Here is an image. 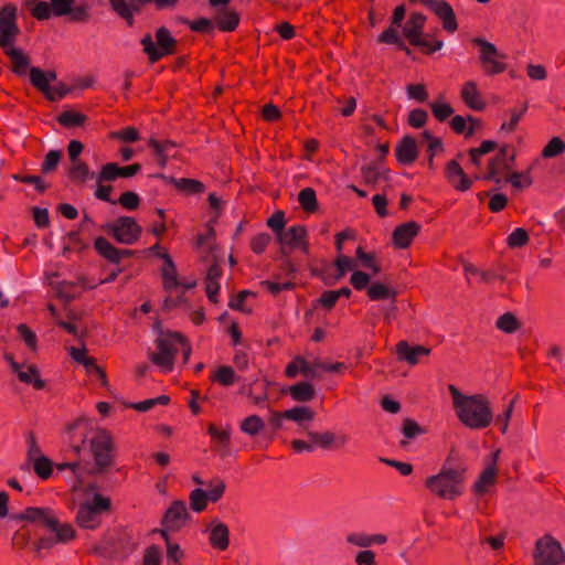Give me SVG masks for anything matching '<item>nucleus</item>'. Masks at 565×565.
<instances>
[{"mask_svg": "<svg viewBox=\"0 0 565 565\" xmlns=\"http://www.w3.org/2000/svg\"><path fill=\"white\" fill-rule=\"evenodd\" d=\"M68 443L76 455L85 448L86 443L95 465L86 466L87 475H102L114 465V443L111 436L104 429H95L86 420L77 419L66 426Z\"/></svg>", "mask_w": 565, "mask_h": 565, "instance_id": "1", "label": "nucleus"}, {"mask_svg": "<svg viewBox=\"0 0 565 565\" xmlns=\"http://www.w3.org/2000/svg\"><path fill=\"white\" fill-rule=\"evenodd\" d=\"M15 521H28L46 529L47 534L39 537L34 544L38 553L51 550L56 544H66L75 539V530L70 523H61L50 508H26L23 512L12 515Z\"/></svg>", "mask_w": 565, "mask_h": 565, "instance_id": "2", "label": "nucleus"}, {"mask_svg": "<svg viewBox=\"0 0 565 565\" xmlns=\"http://www.w3.org/2000/svg\"><path fill=\"white\" fill-rule=\"evenodd\" d=\"M448 390L461 424L477 430L490 426L493 413L489 399L483 394L465 395L455 385H449Z\"/></svg>", "mask_w": 565, "mask_h": 565, "instance_id": "3", "label": "nucleus"}, {"mask_svg": "<svg viewBox=\"0 0 565 565\" xmlns=\"http://www.w3.org/2000/svg\"><path fill=\"white\" fill-rule=\"evenodd\" d=\"M20 29L17 24V8L7 4L0 9V47L12 63V72L24 76L30 66V57L21 49L14 47Z\"/></svg>", "mask_w": 565, "mask_h": 565, "instance_id": "4", "label": "nucleus"}, {"mask_svg": "<svg viewBox=\"0 0 565 565\" xmlns=\"http://www.w3.org/2000/svg\"><path fill=\"white\" fill-rule=\"evenodd\" d=\"M74 4L75 0L28 1L26 3L30 14L39 21L49 20L52 17H67L70 22L87 23L92 18L90 7L87 3Z\"/></svg>", "mask_w": 565, "mask_h": 565, "instance_id": "5", "label": "nucleus"}, {"mask_svg": "<svg viewBox=\"0 0 565 565\" xmlns=\"http://www.w3.org/2000/svg\"><path fill=\"white\" fill-rule=\"evenodd\" d=\"M465 480V467H449L445 463L437 475L426 479L425 487L431 494L440 499L455 500L462 494Z\"/></svg>", "mask_w": 565, "mask_h": 565, "instance_id": "6", "label": "nucleus"}, {"mask_svg": "<svg viewBox=\"0 0 565 565\" xmlns=\"http://www.w3.org/2000/svg\"><path fill=\"white\" fill-rule=\"evenodd\" d=\"M156 42L150 33H147L140 40L142 51L147 55L149 63L154 64L164 56L172 55L177 52L178 41L174 39L170 30L166 26L157 29Z\"/></svg>", "mask_w": 565, "mask_h": 565, "instance_id": "7", "label": "nucleus"}, {"mask_svg": "<svg viewBox=\"0 0 565 565\" xmlns=\"http://www.w3.org/2000/svg\"><path fill=\"white\" fill-rule=\"evenodd\" d=\"M102 228L117 243L124 245L135 244L142 234V228L136 220L132 216L126 215L104 224Z\"/></svg>", "mask_w": 565, "mask_h": 565, "instance_id": "8", "label": "nucleus"}, {"mask_svg": "<svg viewBox=\"0 0 565 565\" xmlns=\"http://www.w3.org/2000/svg\"><path fill=\"white\" fill-rule=\"evenodd\" d=\"M533 565H561L565 562V551L550 534L540 537L533 550Z\"/></svg>", "mask_w": 565, "mask_h": 565, "instance_id": "9", "label": "nucleus"}, {"mask_svg": "<svg viewBox=\"0 0 565 565\" xmlns=\"http://www.w3.org/2000/svg\"><path fill=\"white\" fill-rule=\"evenodd\" d=\"M178 344H184V337L179 332L157 339L158 351L151 353V362L166 372L172 371L174 358L178 352Z\"/></svg>", "mask_w": 565, "mask_h": 565, "instance_id": "10", "label": "nucleus"}, {"mask_svg": "<svg viewBox=\"0 0 565 565\" xmlns=\"http://www.w3.org/2000/svg\"><path fill=\"white\" fill-rule=\"evenodd\" d=\"M110 508V500L102 494H95L90 502L78 507L76 522L83 529L94 530L100 525V515Z\"/></svg>", "mask_w": 565, "mask_h": 565, "instance_id": "11", "label": "nucleus"}, {"mask_svg": "<svg viewBox=\"0 0 565 565\" xmlns=\"http://www.w3.org/2000/svg\"><path fill=\"white\" fill-rule=\"evenodd\" d=\"M473 44L480 47L479 60L487 75L501 74L507 70V64L499 60L504 58L505 55L500 54L494 44L480 38L473 39Z\"/></svg>", "mask_w": 565, "mask_h": 565, "instance_id": "12", "label": "nucleus"}, {"mask_svg": "<svg viewBox=\"0 0 565 565\" xmlns=\"http://www.w3.org/2000/svg\"><path fill=\"white\" fill-rule=\"evenodd\" d=\"M306 235L307 231L303 225H294L284 230L277 236V239L281 245V253L287 255V248L294 249L296 247H301L305 253H308V244L305 243Z\"/></svg>", "mask_w": 565, "mask_h": 565, "instance_id": "13", "label": "nucleus"}, {"mask_svg": "<svg viewBox=\"0 0 565 565\" xmlns=\"http://www.w3.org/2000/svg\"><path fill=\"white\" fill-rule=\"evenodd\" d=\"M189 519L190 514L188 512L185 502L175 500L167 509L162 519V525L170 531H178L186 523Z\"/></svg>", "mask_w": 565, "mask_h": 565, "instance_id": "14", "label": "nucleus"}, {"mask_svg": "<svg viewBox=\"0 0 565 565\" xmlns=\"http://www.w3.org/2000/svg\"><path fill=\"white\" fill-rule=\"evenodd\" d=\"M307 436L313 444V449L319 447L323 450L341 449L345 447L349 437L345 434H334L333 431L326 430L322 433L307 431Z\"/></svg>", "mask_w": 565, "mask_h": 565, "instance_id": "15", "label": "nucleus"}, {"mask_svg": "<svg viewBox=\"0 0 565 565\" xmlns=\"http://www.w3.org/2000/svg\"><path fill=\"white\" fill-rule=\"evenodd\" d=\"M206 532L209 533L210 545L217 551H225L230 546V530L228 526L214 519L209 524Z\"/></svg>", "mask_w": 565, "mask_h": 565, "instance_id": "16", "label": "nucleus"}, {"mask_svg": "<svg viewBox=\"0 0 565 565\" xmlns=\"http://www.w3.org/2000/svg\"><path fill=\"white\" fill-rule=\"evenodd\" d=\"M420 228V225L415 221H408L396 226L392 234L393 244L397 248H407L418 235Z\"/></svg>", "mask_w": 565, "mask_h": 565, "instance_id": "17", "label": "nucleus"}, {"mask_svg": "<svg viewBox=\"0 0 565 565\" xmlns=\"http://www.w3.org/2000/svg\"><path fill=\"white\" fill-rule=\"evenodd\" d=\"M110 7L116 14L125 20L128 26L135 23V13L142 11V0H109Z\"/></svg>", "mask_w": 565, "mask_h": 565, "instance_id": "18", "label": "nucleus"}, {"mask_svg": "<svg viewBox=\"0 0 565 565\" xmlns=\"http://www.w3.org/2000/svg\"><path fill=\"white\" fill-rule=\"evenodd\" d=\"M445 177L457 191L465 192L469 190L472 184V181L467 177L459 162L456 160L447 162Z\"/></svg>", "mask_w": 565, "mask_h": 565, "instance_id": "19", "label": "nucleus"}, {"mask_svg": "<svg viewBox=\"0 0 565 565\" xmlns=\"http://www.w3.org/2000/svg\"><path fill=\"white\" fill-rule=\"evenodd\" d=\"M395 157L398 163L409 166L417 160L418 148L414 137L404 136L395 148Z\"/></svg>", "mask_w": 565, "mask_h": 565, "instance_id": "20", "label": "nucleus"}, {"mask_svg": "<svg viewBox=\"0 0 565 565\" xmlns=\"http://www.w3.org/2000/svg\"><path fill=\"white\" fill-rule=\"evenodd\" d=\"M12 372L17 374L20 382L32 385L35 390H43L46 385L34 364L28 365L26 370H24L22 364L12 362Z\"/></svg>", "mask_w": 565, "mask_h": 565, "instance_id": "21", "label": "nucleus"}, {"mask_svg": "<svg viewBox=\"0 0 565 565\" xmlns=\"http://www.w3.org/2000/svg\"><path fill=\"white\" fill-rule=\"evenodd\" d=\"M396 354L398 360L406 361L411 365H416L420 356L430 354V349L424 345H409L407 341H399L396 344Z\"/></svg>", "mask_w": 565, "mask_h": 565, "instance_id": "22", "label": "nucleus"}, {"mask_svg": "<svg viewBox=\"0 0 565 565\" xmlns=\"http://www.w3.org/2000/svg\"><path fill=\"white\" fill-rule=\"evenodd\" d=\"M443 23V28L450 33L458 29V23L452 7L446 1L440 0L429 9Z\"/></svg>", "mask_w": 565, "mask_h": 565, "instance_id": "23", "label": "nucleus"}, {"mask_svg": "<svg viewBox=\"0 0 565 565\" xmlns=\"http://www.w3.org/2000/svg\"><path fill=\"white\" fill-rule=\"evenodd\" d=\"M425 22L426 17L424 14L419 12L411 14L403 29V34L408 40L409 44H422L419 42V36L423 35Z\"/></svg>", "mask_w": 565, "mask_h": 565, "instance_id": "24", "label": "nucleus"}, {"mask_svg": "<svg viewBox=\"0 0 565 565\" xmlns=\"http://www.w3.org/2000/svg\"><path fill=\"white\" fill-rule=\"evenodd\" d=\"M499 456V450L493 454L492 461L490 465H488L481 475L479 476L478 480L473 484V491L477 494H483L488 491L489 487H491L495 482L497 477V459Z\"/></svg>", "mask_w": 565, "mask_h": 565, "instance_id": "25", "label": "nucleus"}, {"mask_svg": "<svg viewBox=\"0 0 565 565\" xmlns=\"http://www.w3.org/2000/svg\"><path fill=\"white\" fill-rule=\"evenodd\" d=\"M460 97L465 105L472 110L480 111L486 108V103L477 88L476 82L473 81H468L463 84L460 92Z\"/></svg>", "mask_w": 565, "mask_h": 565, "instance_id": "26", "label": "nucleus"}, {"mask_svg": "<svg viewBox=\"0 0 565 565\" xmlns=\"http://www.w3.org/2000/svg\"><path fill=\"white\" fill-rule=\"evenodd\" d=\"M239 20V14L235 10L221 8L214 17V25L222 32H233L238 26Z\"/></svg>", "mask_w": 565, "mask_h": 565, "instance_id": "27", "label": "nucleus"}, {"mask_svg": "<svg viewBox=\"0 0 565 565\" xmlns=\"http://www.w3.org/2000/svg\"><path fill=\"white\" fill-rule=\"evenodd\" d=\"M94 248L100 257L114 265H118V248L107 238L98 236L94 241Z\"/></svg>", "mask_w": 565, "mask_h": 565, "instance_id": "28", "label": "nucleus"}, {"mask_svg": "<svg viewBox=\"0 0 565 565\" xmlns=\"http://www.w3.org/2000/svg\"><path fill=\"white\" fill-rule=\"evenodd\" d=\"M68 178L78 184H84L88 179L96 178V174L89 170L88 164L81 160L72 162L68 169Z\"/></svg>", "mask_w": 565, "mask_h": 565, "instance_id": "29", "label": "nucleus"}, {"mask_svg": "<svg viewBox=\"0 0 565 565\" xmlns=\"http://www.w3.org/2000/svg\"><path fill=\"white\" fill-rule=\"evenodd\" d=\"M160 257L164 259V267L162 270L163 286L164 289L169 291L180 285L177 278V268L169 254L163 253Z\"/></svg>", "mask_w": 565, "mask_h": 565, "instance_id": "30", "label": "nucleus"}, {"mask_svg": "<svg viewBox=\"0 0 565 565\" xmlns=\"http://www.w3.org/2000/svg\"><path fill=\"white\" fill-rule=\"evenodd\" d=\"M289 394L294 401L306 403L313 399L316 391L312 384L308 382H299L290 386Z\"/></svg>", "mask_w": 565, "mask_h": 565, "instance_id": "31", "label": "nucleus"}, {"mask_svg": "<svg viewBox=\"0 0 565 565\" xmlns=\"http://www.w3.org/2000/svg\"><path fill=\"white\" fill-rule=\"evenodd\" d=\"M211 380L222 386L228 387L238 380V376L232 366L222 365L213 372Z\"/></svg>", "mask_w": 565, "mask_h": 565, "instance_id": "32", "label": "nucleus"}, {"mask_svg": "<svg viewBox=\"0 0 565 565\" xmlns=\"http://www.w3.org/2000/svg\"><path fill=\"white\" fill-rule=\"evenodd\" d=\"M361 175L365 184H375L381 178L387 179V172L381 171L379 162H370L361 167Z\"/></svg>", "mask_w": 565, "mask_h": 565, "instance_id": "33", "label": "nucleus"}, {"mask_svg": "<svg viewBox=\"0 0 565 565\" xmlns=\"http://www.w3.org/2000/svg\"><path fill=\"white\" fill-rule=\"evenodd\" d=\"M171 183L179 191L184 192L186 194H199L205 191L204 183L195 179L181 178L179 180H171Z\"/></svg>", "mask_w": 565, "mask_h": 565, "instance_id": "34", "label": "nucleus"}, {"mask_svg": "<svg viewBox=\"0 0 565 565\" xmlns=\"http://www.w3.org/2000/svg\"><path fill=\"white\" fill-rule=\"evenodd\" d=\"M367 297L370 300L377 301V300H384V299H395L396 291L386 285L375 281L373 282L366 290Z\"/></svg>", "mask_w": 565, "mask_h": 565, "instance_id": "35", "label": "nucleus"}, {"mask_svg": "<svg viewBox=\"0 0 565 565\" xmlns=\"http://www.w3.org/2000/svg\"><path fill=\"white\" fill-rule=\"evenodd\" d=\"M315 412L309 406H296L294 408L284 411L286 419L294 420L298 424L303 422H311L315 418Z\"/></svg>", "mask_w": 565, "mask_h": 565, "instance_id": "36", "label": "nucleus"}, {"mask_svg": "<svg viewBox=\"0 0 565 565\" xmlns=\"http://www.w3.org/2000/svg\"><path fill=\"white\" fill-rule=\"evenodd\" d=\"M86 120V115L74 110H65L57 116V122L66 128L81 127Z\"/></svg>", "mask_w": 565, "mask_h": 565, "instance_id": "37", "label": "nucleus"}, {"mask_svg": "<svg viewBox=\"0 0 565 565\" xmlns=\"http://www.w3.org/2000/svg\"><path fill=\"white\" fill-rule=\"evenodd\" d=\"M495 327L500 331L511 334L521 328V323L512 312H505L497 319Z\"/></svg>", "mask_w": 565, "mask_h": 565, "instance_id": "38", "label": "nucleus"}, {"mask_svg": "<svg viewBox=\"0 0 565 565\" xmlns=\"http://www.w3.org/2000/svg\"><path fill=\"white\" fill-rule=\"evenodd\" d=\"M29 77L30 83L33 87H35L39 92H41L43 95L47 94L49 85L47 83V75L44 71H42L40 67L32 66L29 70Z\"/></svg>", "mask_w": 565, "mask_h": 565, "instance_id": "39", "label": "nucleus"}, {"mask_svg": "<svg viewBox=\"0 0 565 565\" xmlns=\"http://www.w3.org/2000/svg\"><path fill=\"white\" fill-rule=\"evenodd\" d=\"M298 201L301 207L308 213H313L318 210V200L316 191L312 188L302 189L298 194Z\"/></svg>", "mask_w": 565, "mask_h": 565, "instance_id": "40", "label": "nucleus"}, {"mask_svg": "<svg viewBox=\"0 0 565 565\" xmlns=\"http://www.w3.org/2000/svg\"><path fill=\"white\" fill-rule=\"evenodd\" d=\"M119 177V166L115 162H108L102 166L98 174H96V182H113L116 181Z\"/></svg>", "mask_w": 565, "mask_h": 565, "instance_id": "41", "label": "nucleus"}, {"mask_svg": "<svg viewBox=\"0 0 565 565\" xmlns=\"http://www.w3.org/2000/svg\"><path fill=\"white\" fill-rule=\"evenodd\" d=\"M565 152V141L559 137H553L543 148L541 156L544 159L555 158Z\"/></svg>", "mask_w": 565, "mask_h": 565, "instance_id": "42", "label": "nucleus"}, {"mask_svg": "<svg viewBox=\"0 0 565 565\" xmlns=\"http://www.w3.org/2000/svg\"><path fill=\"white\" fill-rule=\"evenodd\" d=\"M33 470L41 479H47L53 472V462L45 456H41L31 461Z\"/></svg>", "mask_w": 565, "mask_h": 565, "instance_id": "43", "label": "nucleus"}, {"mask_svg": "<svg viewBox=\"0 0 565 565\" xmlns=\"http://www.w3.org/2000/svg\"><path fill=\"white\" fill-rule=\"evenodd\" d=\"M264 428V422L258 415L247 416L241 423V430L249 436H256Z\"/></svg>", "mask_w": 565, "mask_h": 565, "instance_id": "44", "label": "nucleus"}, {"mask_svg": "<svg viewBox=\"0 0 565 565\" xmlns=\"http://www.w3.org/2000/svg\"><path fill=\"white\" fill-rule=\"evenodd\" d=\"M190 500V508L194 512H202L206 509L207 505V494L206 491L202 490L201 488H196L190 492L189 495Z\"/></svg>", "mask_w": 565, "mask_h": 565, "instance_id": "45", "label": "nucleus"}, {"mask_svg": "<svg viewBox=\"0 0 565 565\" xmlns=\"http://www.w3.org/2000/svg\"><path fill=\"white\" fill-rule=\"evenodd\" d=\"M355 255L364 268L371 269L374 274L381 271V267L375 262V255L373 253H366L363 247L359 246L355 250Z\"/></svg>", "mask_w": 565, "mask_h": 565, "instance_id": "46", "label": "nucleus"}, {"mask_svg": "<svg viewBox=\"0 0 565 565\" xmlns=\"http://www.w3.org/2000/svg\"><path fill=\"white\" fill-rule=\"evenodd\" d=\"M530 241L527 232L522 228H515L507 238V244L510 248H520L525 246Z\"/></svg>", "mask_w": 565, "mask_h": 565, "instance_id": "47", "label": "nucleus"}, {"mask_svg": "<svg viewBox=\"0 0 565 565\" xmlns=\"http://www.w3.org/2000/svg\"><path fill=\"white\" fill-rule=\"evenodd\" d=\"M267 386L268 383L266 381H255L249 388V396L253 397L254 403L256 405L262 404L263 402L267 401L268 394H267Z\"/></svg>", "mask_w": 565, "mask_h": 565, "instance_id": "48", "label": "nucleus"}, {"mask_svg": "<svg viewBox=\"0 0 565 565\" xmlns=\"http://www.w3.org/2000/svg\"><path fill=\"white\" fill-rule=\"evenodd\" d=\"M260 287L268 291L274 297L277 296L280 291L292 290L295 288V284L290 280L284 282L263 280L259 282Z\"/></svg>", "mask_w": 565, "mask_h": 565, "instance_id": "49", "label": "nucleus"}, {"mask_svg": "<svg viewBox=\"0 0 565 565\" xmlns=\"http://www.w3.org/2000/svg\"><path fill=\"white\" fill-rule=\"evenodd\" d=\"M507 181L516 189L529 188L533 182L530 170L523 172H513L507 178Z\"/></svg>", "mask_w": 565, "mask_h": 565, "instance_id": "50", "label": "nucleus"}, {"mask_svg": "<svg viewBox=\"0 0 565 565\" xmlns=\"http://www.w3.org/2000/svg\"><path fill=\"white\" fill-rule=\"evenodd\" d=\"M148 147L152 150L153 156L157 158L158 164L161 168H166L169 158L167 156V151L164 150V147H162L161 141L151 137L148 140Z\"/></svg>", "mask_w": 565, "mask_h": 565, "instance_id": "51", "label": "nucleus"}, {"mask_svg": "<svg viewBox=\"0 0 565 565\" xmlns=\"http://www.w3.org/2000/svg\"><path fill=\"white\" fill-rule=\"evenodd\" d=\"M148 147L152 150L153 156L157 158L158 164L161 168H166L169 158L167 156V151L164 150V147H162L161 141L151 137L148 140Z\"/></svg>", "mask_w": 565, "mask_h": 565, "instance_id": "52", "label": "nucleus"}, {"mask_svg": "<svg viewBox=\"0 0 565 565\" xmlns=\"http://www.w3.org/2000/svg\"><path fill=\"white\" fill-rule=\"evenodd\" d=\"M117 203L128 211H135L140 206L141 200L136 192L126 191L121 193Z\"/></svg>", "mask_w": 565, "mask_h": 565, "instance_id": "53", "label": "nucleus"}, {"mask_svg": "<svg viewBox=\"0 0 565 565\" xmlns=\"http://www.w3.org/2000/svg\"><path fill=\"white\" fill-rule=\"evenodd\" d=\"M210 489L206 491L207 500L211 502H217L224 494L226 484L221 478H215L209 484Z\"/></svg>", "mask_w": 565, "mask_h": 565, "instance_id": "54", "label": "nucleus"}, {"mask_svg": "<svg viewBox=\"0 0 565 565\" xmlns=\"http://www.w3.org/2000/svg\"><path fill=\"white\" fill-rule=\"evenodd\" d=\"M507 160H500L499 156L495 154L494 158H492L488 163V171L483 175L484 180L493 181L495 184L501 183V178L499 177L501 164L504 163Z\"/></svg>", "mask_w": 565, "mask_h": 565, "instance_id": "55", "label": "nucleus"}, {"mask_svg": "<svg viewBox=\"0 0 565 565\" xmlns=\"http://www.w3.org/2000/svg\"><path fill=\"white\" fill-rule=\"evenodd\" d=\"M193 32L212 33L214 31V23L207 18H199L193 21H184Z\"/></svg>", "mask_w": 565, "mask_h": 565, "instance_id": "56", "label": "nucleus"}, {"mask_svg": "<svg viewBox=\"0 0 565 565\" xmlns=\"http://www.w3.org/2000/svg\"><path fill=\"white\" fill-rule=\"evenodd\" d=\"M62 157V152L60 150H50L41 164V171L43 173L53 172Z\"/></svg>", "mask_w": 565, "mask_h": 565, "instance_id": "57", "label": "nucleus"}, {"mask_svg": "<svg viewBox=\"0 0 565 565\" xmlns=\"http://www.w3.org/2000/svg\"><path fill=\"white\" fill-rule=\"evenodd\" d=\"M113 139H118L124 142H136L140 139L139 131L135 127H125L118 131L110 134Z\"/></svg>", "mask_w": 565, "mask_h": 565, "instance_id": "58", "label": "nucleus"}, {"mask_svg": "<svg viewBox=\"0 0 565 565\" xmlns=\"http://www.w3.org/2000/svg\"><path fill=\"white\" fill-rule=\"evenodd\" d=\"M13 179L15 181H19V182H22V183H25V184H33L35 190L39 192V193H44L47 189V184L43 181V179L39 175H31V174H26V175H22V174H14L13 175Z\"/></svg>", "mask_w": 565, "mask_h": 565, "instance_id": "59", "label": "nucleus"}, {"mask_svg": "<svg viewBox=\"0 0 565 565\" xmlns=\"http://www.w3.org/2000/svg\"><path fill=\"white\" fill-rule=\"evenodd\" d=\"M429 106L434 117L438 121H445L454 114V108L446 103H431Z\"/></svg>", "mask_w": 565, "mask_h": 565, "instance_id": "60", "label": "nucleus"}, {"mask_svg": "<svg viewBox=\"0 0 565 565\" xmlns=\"http://www.w3.org/2000/svg\"><path fill=\"white\" fill-rule=\"evenodd\" d=\"M527 109V106L524 105L520 109L513 108L510 110L511 113V119L509 122H503L501 125V130L505 132H512L515 130L520 119L523 117Z\"/></svg>", "mask_w": 565, "mask_h": 565, "instance_id": "61", "label": "nucleus"}, {"mask_svg": "<svg viewBox=\"0 0 565 565\" xmlns=\"http://www.w3.org/2000/svg\"><path fill=\"white\" fill-rule=\"evenodd\" d=\"M70 92L71 88L64 83L60 82L55 86H50L47 94H44V96L50 102H57L64 98Z\"/></svg>", "mask_w": 565, "mask_h": 565, "instance_id": "62", "label": "nucleus"}, {"mask_svg": "<svg viewBox=\"0 0 565 565\" xmlns=\"http://www.w3.org/2000/svg\"><path fill=\"white\" fill-rule=\"evenodd\" d=\"M406 92L409 98L419 103H425L428 98V93L424 84H409L406 87Z\"/></svg>", "mask_w": 565, "mask_h": 565, "instance_id": "63", "label": "nucleus"}, {"mask_svg": "<svg viewBox=\"0 0 565 565\" xmlns=\"http://www.w3.org/2000/svg\"><path fill=\"white\" fill-rule=\"evenodd\" d=\"M161 564V555L160 550L157 545H151L146 548L142 564L141 565H160Z\"/></svg>", "mask_w": 565, "mask_h": 565, "instance_id": "64", "label": "nucleus"}]
</instances>
